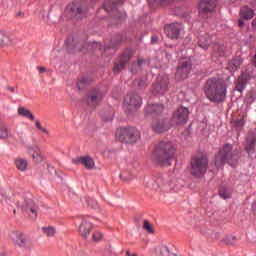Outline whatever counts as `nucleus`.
<instances>
[{
  "label": "nucleus",
  "mask_w": 256,
  "mask_h": 256,
  "mask_svg": "<svg viewBox=\"0 0 256 256\" xmlns=\"http://www.w3.org/2000/svg\"><path fill=\"white\" fill-rule=\"evenodd\" d=\"M18 115H20L21 117H25L26 119H29L30 121L35 120V115H33V112L24 107L18 108Z\"/></svg>",
  "instance_id": "29"
},
{
  "label": "nucleus",
  "mask_w": 256,
  "mask_h": 256,
  "mask_svg": "<svg viewBox=\"0 0 256 256\" xmlns=\"http://www.w3.org/2000/svg\"><path fill=\"white\" fill-rule=\"evenodd\" d=\"M144 63H145V60L138 59L137 63L132 64V69H134V71H137L138 69H141Z\"/></svg>",
  "instance_id": "43"
},
{
  "label": "nucleus",
  "mask_w": 256,
  "mask_h": 256,
  "mask_svg": "<svg viewBox=\"0 0 256 256\" xmlns=\"http://www.w3.org/2000/svg\"><path fill=\"white\" fill-rule=\"evenodd\" d=\"M235 127H243L245 125V115L240 116L238 119L233 120Z\"/></svg>",
  "instance_id": "39"
},
{
  "label": "nucleus",
  "mask_w": 256,
  "mask_h": 256,
  "mask_svg": "<svg viewBox=\"0 0 256 256\" xmlns=\"http://www.w3.org/2000/svg\"><path fill=\"white\" fill-rule=\"evenodd\" d=\"M245 87H247V75L242 74L236 82V90L243 93V91H245Z\"/></svg>",
  "instance_id": "25"
},
{
  "label": "nucleus",
  "mask_w": 256,
  "mask_h": 256,
  "mask_svg": "<svg viewBox=\"0 0 256 256\" xmlns=\"http://www.w3.org/2000/svg\"><path fill=\"white\" fill-rule=\"evenodd\" d=\"M189 119V109L185 107H179L173 114L172 122L175 125H185Z\"/></svg>",
  "instance_id": "10"
},
{
  "label": "nucleus",
  "mask_w": 256,
  "mask_h": 256,
  "mask_svg": "<svg viewBox=\"0 0 256 256\" xmlns=\"http://www.w3.org/2000/svg\"><path fill=\"white\" fill-rule=\"evenodd\" d=\"M209 45H211V36L207 33L200 35L198 39V47L206 51V49H209Z\"/></svg>",
  "instance_id": "21"
},
{
  "label": "nucleus",
  "mask_w": 256,
  "mask_h": 256,
  "mask_svg": "<svg viewBox=\"0 0 256 256\" xmlns=\"http://www.w3.org/2000/svg\"><path fill=\"white\" fill-rule=\"evenodd\" d=\"M8 91H9L10 93H15V88H13V87H8Z\"/></svg>",
  "instance_id": "52"
},
{
  "label": "nucleus",
  "mask_w": 256,
  "mask_h": 256,
  "mask_svg": "<svg viewBox=\"0 0 256 256\" xmlns=\"http://www.w3.org/2000/svg\"><path fill=\"white\" fill-rule=\"evenodd\" d=\"M229 197H231L230 195H225V199H229Z\"/></svg>",
  "instance_id": "57"
},
{
  "label": "nucleus",
  "mask_w": 256,
  "mask_h": 256,
  "mask_svg": "<svg viewBox=\"0 0 256 256\" xmlns=\"http://www.w3.org/2000/svg\"><path fill=\"white\" fill-rule=\"evenodd\" d=\"M38 207L35 205V202L31 199H26L22 205V211L30 215L31 219H37Z\"/></svg>",
  "instance_id": "14"
},
{
  "label": "nucleus",
  "mask_w": 256,
  "mask_h": 256,
  "mask_svg": "<svg viewBox=\"0 0 256 256\" xmlns=\"http://www.w3.org/2000/svg\"><path fill=\"white\" fill-rule=\"evenodd\" d=\"M139 137H141L139 130L133 127L119 128L116 131V139L121 143H135L139 141Z\"/></svg>",
  "instance_id": "4"
},
{
  "label": "nucleus",
  "mask_w": 256,
  "mask_h": 256,
  "mask_svg": "<svg viewBox=\"0 0 256 256\" xmlns=\"http://www.w3.org/2000/svg\"><path fill=\"white\" fill-rule=\"evenodd\" d=\"M227 149H231V145H226V151Z\"/></svg>",
  "instance_id": "56"
},
{
  "label": "nucleus",
  "mask_w": 256,
  "mask_h": 256,
  "mask_svg": "<svg viewBox=\"0 0 256 256\" xmlns=\"http://www.w3.org/2000/svg\"><path fill=\"white\" fill-rule=\"evenodd\" d=\"M190 165V175L195 177V179H201L207 173V169H209V158H207L206 154L194 155Z\"/></svg>",
  "instance_id": "3"
},
{
  "label": "nucleus",
  "mask_w": 256,
  "mask_h": 256,
  "mask_svg": "<svg viewBox=\"0 0 256 256\" xmlns=\"http://www.w3.org/2000/svg\"><path fill=\"white\" fill-rule=\"evenodd\" d=\"M217 7V0H201L199 3V17L202 19H209Z\"/></svg>",
  "instance_id": "6"
},
{
  "label": "nucleus",
  "mask_w": 256,
  "mask_h": 256,
  "mask_svg": "<svg viewBox=\"0 0 256 256\" xmlns=\"http://www.w3.org/2000/svg\"><path fill=\"white\" fill-rule=\"evenodd\" d=\"M120 5H123V0H118L117 2L115 0H107L103 7L106 13H111V11H117V7H120Z\"/></svg>",
  "instance_id": "20"
},
{
  "label": "nucleus",
  "mask_w": 256,
  "mask_h": 256,
  "mask_svg": "<svg viewBox=\"0 0 256 256\" xmlns=\"http://www.w3.org/2000/svg\"><path fill=\"white\" fill-rule=\"evenodd\" d=\"M35 125L39 131H41L42 133H45L46 135H49V130H47V128L41 125V120H36Z\"/></svg>",
  "instance_id": "41"
},
{
  "label": "nucleus",
  "mask_w": 256,
  "mask_h": 256,
  "mask_svg": "<svg viewBox=\"0 0 256 256\" xmlns=\"http://www.w3.org/2000/svg\"><path fill=\"white\" fill-rule=\"evenodd\" d=\"M103 99V92L98 89L92 90L86 99V104L90 109H95Z\"/></svg>",
  "instance_id": "12"
},
{
  "label": "nucleus",
  "mask_w": 256,
  "mask_h": 256,
  "mask_svg": "<svg viewBox=\"0 0 256 256\" xmlns=\"http://www.w3.org/2000/svg\"><path fill=\"white\" fill-rule=\"evenodd\" d=\"M9 137V130L6 127L0 128V139H7Z\"/></svg>",
  "instance_id": "42"
},
{
  "label": "nucleus",
  "mask_w": 256,
  "mask_h": 256,
  "mask_svg": "<svg viewBox=\"0 0 256 256\" xmlns=\"http://www.w3.org/2000/svg\"><path fill=\"white\" fill-rule=\"evenodd\" d=\"M107 49H108V48H107V47H105V48H104V51H107Z\"/></svg>",
  "instance_id": "61"
},
{
  "label": "nucleus",
  "mask_w": 256,
  "mask_h": 256,
  "mask_svg": "<svg viewBox=\"0 0 256 256\" xmlns=\"http://www.w3.org/2000/svg\"><path fill=\"white\" fill-rule=\"evenodd\" d=\"M131 256H137V254H132Z\"/></svg>",
  "instance_id": "62"
},
{
  "label": "nucleus",
  "mask_w": 256,
  "mask_h": 256,
  "mask_svg": "<svg viewBox=\"0 0 256 256\" xmlns=\"http://www.w3.org/2000/svg\"><path fill=\"white\" fill-rule=\"evenodd\" d=\"M163 105L161 104H149L146 106V113L148 115H153V113H162Z\"/></svg>",
  "instance_id": "27"
},
{
  "label": "nucleus",
  "mask_w": 256,
  "mask_h": 256,
  "mask_svg": "<svg viewBox=\"0 0 256 256\" xmlns=\"http://www.w3.org/2000/svg\"><path fill=\"white\" fill-rule=\"evenodd\" d=\"M212 55L214 59H220V57H225V46L223 44H215Z\"/></svg>",
  "instance_id": "24"
},
{
  "label": "nucleus",
  "mask_w": 256,
  "mask_h": 256,
  "mask_svg": "<svg viewBox=\"0 0 256 256\" xmlns=\"http://www.w3.org/2000/svg\"><path fill=\"white\" fill-rule=\"evenodd\" d=\"M135 55V52L131 49H126L120 57L118 63L114 65L113 72L115 75H119L121 71L125 68V66L129 63L131 57Z\"/></svg>",
  "instance_id": "9"
},
{
  "label": "nucleus",
  "mask_w": 256,
  "mask_h": 256,
  "mask_svg": "<svg viewBox=\"0 0 256 256\" xmlns=\"http://www.w3.org/2000/svg\"><path fill=\"white\" fill-rule=\"evenodd\" d=\"M65 44L67 45V50L69 51V53H73V50L74 51H83L85 52V46H83L81 48V44L75 42L74 40H66Z\"/></svg>",
  "instance_id": "23"
},
{
  "label": "nucleus",
  "mask_w": 256,
  "mask_h": 256,
  "mask_svg": "<svg viewBox=\"0 0 256 256\" xmlns=\"http://www.w3.org/2000/svg\"><path fill=\"white\" fill-rule=\"evenodd\" d=\"M164 31L168 39H179L183 31V25L179 23H172L165 26Z\"/></svg>",
  "instance_id": "11"
},
{
  "label": "nucleus",
  "mask_w": 256,
  "mask_h": 256,
  "mask_svg": "<svg viewBox=\"0 0 256 256\" xmlns=\"http://www.w3.org/2000/svg\"><path fill=\"white\" fill-rule=\"evenodd\" d=\"M39 73H45L46 69L45 67H38Z\"/></svg>",
  "instance_id": "49"
},
{
  "label": "nucleus",
  "mask_w": 256,
  "mask_h": 256,
  "mask_svg": "<svg viewBox=\"0 0 256 256\" xmlns=\"http://www.w3.org/2000/svg\"><path fill=\"white\" fill-rule=\"evenodd\" d=\"M232 239H235V237H232Z\"/></svg>",
  "instance_id": "63"
},
{
  "label": "nucleus",
  "mask_w": 256,
  "mask_h": 256,
  "mask_svg": "<svg viewBox=\"0 0 256 256\" xmlns=\"http://www.w3.org/2000/svg\"><path fill=\"white\" fill-rule=\"evenodd\" d=\"M13 45V37L7 32L0 31V47H9Z\"/></svg>",
  "instance_id": "22"
},
{
  "label": "nucleus",
  "mask_w": 256,
  "mask_h": 256,
  "mask_svg": "<svg viewBox=\"0 0 256 256\" xmlns=\"http://www.w3.org/2000/svg\"><path fill=\"white\" fill-rule=\"evenodd\" d=\"M14 163L18 171H27L29 163L25 158L18 157L15 159Z\"/></svg>",
  "instance_id": "28"
},
{
  "label": "nucleus",
  "mask_w": 256,
  "mask_h": 256,
  "mask_svg": "<svg viewBox=\"0 0 256 256\" xmlns=\"http://www.w3.org/2000/svg\"><path fill=\"white\" fill-rule=\"evenodd\" d=\"M146 187H148L149 189H153L154 191H157V189H159V185L154 181L146 182Z\"/></svg>",
  "instance_id": "44"
},
{
  "label": "nucleus",
  "mask_w": 256,
  "mask_h": 256,
  "mask_svg": "<svg viewBox=\"0 0 256 256\" xmlns=\"http://www.w3.org/2000/svg\"><path fill=\"white\" fill-rule=\"evenodd\" d=\"M192 64L191 60L184 58L180 60L177 71H176V79L178 81H184V79H187L189 77V74L191 73Z\"/></svg>",
  "instance_id": "7"
},
{
  "label": "nucleus",
  "mask_w": 256,
  "mask_h": 256,
  "mask_svg": "<svg viewBox=\"0 0 256 256\" xmlns=\"http://www.w3.org/2000/svg\"><path fill=\"white\" fill-rule=\"evenodd\" d=\"M91 81H93L91 77H88V76L80 77L77 82L78 89H83V87L89 85Z\"/></svg>",
  "instance_id": "32"
},
{
  "label": "nucleus",
  "mask_w": 256,
  "mask_h": 256,
  "mask_svg": "<svg viewBox=\"0 0 256 256\" xmlns=\"http://www.w3.org/2000/svg\"><path fill=\"white\" fill-rule=\"evenodd\" d=\"M28 154L32 157L34 163H41L43 161V154H41V149L37 146L28 147Z\"/></svg>",
  "instance_id": "17"
},
{
  "label": "nucleus",
  "mask_w": 256,
  "mask_h": 256,
  "mask_svg": "<svg viewBox=\"0 0 256 256\" xmlns=\"http://www.w3.org/2000/svg\"><path fill=\"white\" fill-rule=\"evenodd\" d=\"M126 255H127V256H131L132 254H131V252L128 250V251H126Z\"/></svg>",
  "instance_id": "55"
},
{
  "label": "nucleus",
  "mask_w": 256,
  "mask_h": 256,
  "mask_svg": "<svg viewBox=\"0 0 256 256\" xmlns=\"http://www.w3.org/2000/svg\"><path fill=\"white\" fill-rule=\"evenodd\" d=\"M142 100L141 97L137 94H130L124 98V109L128 111V113H133L135 109L141 107Z\"/></svg>",
  "instance_id": "8"
},
{
  "label": "nucleus",
  "mask_w": 256,
  "mask_h": 256,
  "mask_svg": "<svg viewBox=\"0 0 256 256\" xmlns=\"http://www.w3.org/2000/svg\"><path fill=\"white\" fill-rule=\"evenodd\" d=\"M159 41V38L157 36H152V43H157Z\"/></svg>",
  "instance_id": "48"
},
{
  "label": "nucleus",
  "mask_w": 256,
  "mask_h": 256,
  "mask_svg": "<svg viewBox=\"0 0 256 256\" xmlns=\"http://www.w3.org/2000/svg\"><path fill=\"white\" fill-rule=\"evenodd\" d=\"M256 145V140L248 139L247 145H246V151L247 153H251L253 147Z\"/></svg>",
  "instance_id": "40"
},
{
  "label": "nucleus",
  "mask_w": 256,
  "mask_h": 256,
  "mask_svg": "<svg viewBox=\"0 0 256 256\" xmlns=\"http://www.w3.org/2000/svg\"><path fill=\"white\" fill-rule=\"evenodd\" d=\"M9 236L19 247H29L31 245L27 237L20 232H11Z\"/></svg>",
  "instance_id": "15"
},
{
  "label": "nucleus",
  "mask_w": 256,
  "mask_h": 256,
  "mask_svg": "<svg viewBox=\"0 0 256 256\" xmlns=\"http://www.w3.org/2000/svg\"><path fill=\"white\" fill-rule=\"evenodd\" d=\"M42 231L47 237H55V234L57 233V230L53 226L43 227Z\"/></svg>",
  "instance_id": "33"
},
{
  "label": "nucleus",
  "mask_w": 256,
  "mask_h": 256,
  "mask_svg": "<svg viewBox=\"0 0 256 256\" xmlns=\"http://www.w3.org/2000/svg\"><path fill=\"white\" fill-rule=\"evenodd\" d=\"M91 201H93V200H89V201H88V205H89L90 207H93Z\"/></svg>",
  "instance_id": "54"
},
{
  "label": "nucleus",
  "mask_w": 256,
  "mask_h": 256,
  "mask_svg": "<svg viewBox=\"0 0 256 256\" xmlns=\"http://www.w3.org/2000/svg\"><path fill=\"white\" fill-rule=\"evenodd\" d=\"M240 16L242 19H253V17H255V11L247 6H244L240 10Z\"/></svg>",
  "instance_id": "26"
},
{
  "label": "nucleus",
  "mask_w": 256,
  "mask_h": 256,
  "mask_svg": "<svg viewBox=\"0 0 256 256\" xmlns=\"http://www.w3.org/2000/svg\"><path fill=\"white\" fill-rule=\"evenodd\" d=\"M93 229V224L87 220V218L82 219V222L79 226V233L82 237H87Z\"/></svg>",
  "instance_id": "18"
},
{
  "label": "nucleus",
  "mask_w": 256,
  "mask_h": 256,
  "mask_svg": "<svg viewBox=\"0 0 256 256\" xmlns=\"http://www.w3.org/2000/svg\"><path fill=\"white\" fill-rule=\"evenodd\" d=\"M104 121H106L107 123H109L110 121H113V116H108L104 118Z\"/></svg>",
  "instance_id": "46"
},
{
  "label": "nucleus",
  "mask_w": 256,
  "mask_h": 256,
  "mask_svg": "<svg viewBox=\"0 0 256 256\" xmlns=\"http://www.w3.org/2000/svg\"><path fill=\"white\" fill-rule=\"evenodd\" d=\"M134 85H136V87H139L140 89H145V87H147V80L145 78L136 79L134 81Z\"/></svg>",
  "instance_id": "37"
},
{
  "label": "nucleus",
  "mask_w": 256,
  "mask_h": 256,
  "mask_svg": "<svg viewBox=\"0 0 256 256\" xmlns=\"http://www.w3.org/2000/svg\"><path fill=\"white\" fill-rule=\"evenodd\" d=\"M175 155V146L169 140H162L158 143L152 153V161L156 165H171L169 161Z\"/></svg>",
  "instance_id": "1"
},
{
  "label": "nucleus",
  "mask_w": 256,
  "mask_h": 256,
  "mask_svg": "<svg viewBox=\"0 0 256 256\" xmlns=\"http://www.w3.org/2000/svg\"><path fill=\"white\" fill-rule=\"evenodd\" d=\"M87 11H89V8H87V4L83 0H75L66 7V15L68 17H79L85 15Z\"/></svg>",
  "instance_id": "5"
},
{
  "label": "nucleus",
  "mask_w": 256,
  "mask_h": 256,
  "mask_svg": "<svg viewBox=\"0 0 256 256\" xmlns=\"http://www.w3.org/2000/svg\"><path fill=\"white\" fill-rule=\"evenodd\" d=\"M125 174H120V177L123 178Z\"/></svg>",
  "instance_id": "59"
},
{
  "label": "nucleus",
  "mask_w": 256,
  "mask_h": 256,
  "mask_svg": "<svg viewBox=\"0 0 256 256\" xmlns=\"http://www.w3.org/2000/svg\"><path fill=\"white\" fill-rule=\"evenodd\" d=\"M240 67H241V60L234 59L228 63L227 69L231 73H235V71H237V69H239Z\"/></svg>",
  "instance_id": "31"
},
{
  "label": "nucleus",
  "mask_w": 256,
  "mask_h": 256,
  "mask_svg": "<svg viewBox=\"0 0 256 256\" xmlns=\"http://www.w3.org/2000/svg\"><path fill=\"white\" fill-rule=\"evenodd\" d=\"M252 27H254V29H256V18L252 21Z\"/></svg>",
  "instance_id": "53"
},
{
  "label": "nucleus",
  "mask_w": 256,
  "mask_h": 256,
  "mask_svg": "<svg viewBox=\"0 0 256 256\" xmlns=\"http://www.w3.org/2000/svg\"><path fill=\"white\" fill-rule=\"evenodd\" d=\"M219 195H220V197H221L222 199H225V191L220 190V191H219Z\"/></svg>",
  "instance_id": "47"
},
{
  "label": "nucleus",
  "mask_w": 256,
  "mask_h": 256,
  "mask_svg": "<svg viewBox=\"0 0 256 256\" xmlns=\"http://www.w3.org/2000/svg\"><path fill=\"white\" fill-rule=\"evenodd\" d=\"M156 251L159 256H169V248L167 246H159Z\"/></svg>",
  "instance_id": "35"
},
{
  "label": "nucleus",
  "mask_w": 256,
  "mask_h": 256,
  "mask_svg": "<svg viewBox=\"0 0 256 256\" xmlns=\"http://www.w3.org/2000/svg\"><path fill=\"white\" fill-rule=\"evenodd\" d=\"M93 241H101L103 239V234L101 232H95L92 235Z\"/></svg>",
  "instance_id": "45"
},
{
  "label": "nucleus",
  "mask_w": 256,
  "mask_h": 256,
  "mask_svg": "<svg viewBox=\"0 0 256 256\" xmlns=\"http://www.w3.org/2000/svg\"><path fill=\"white\" fill-rule=\"evenodd\" d=\"M126 15L123 14L122 16H116V19H119L120 21H123L125 19Z\"/></svg>",
  "instance_id": "50"
},
{
  "label": "nucleus",
  "mask_w": 256,
  "mask_h": 256,
  "mask_svg": "<svg viewBox=\"0 0 256 256\" xmlns=\"http://www.w3.org/2000/svg\"><path fill=\"white\" fill-rule=\"evenodd\" d=\"M143 229L147 231V233H150V234L155 233V230L153 229V225L149 223V220H144Z\"/></svg>",
  "instance_id": "36"
},
{
  "label": "nucleus",
  "mask_w": 256,
  "mask_h": 256,
  "mask_svg": "<svg viewBox=\"0 0 256 256\" xmlns=\"http://www.w3.org/2000/svg\"><path fill=\"white\" fill-rule=\"evenodd\" d=\"M169 89V77L158 76L157 82L153 85V93H165Z\"/></svg>",
  "instance_id": "13"
},
{
  "label": "nucleus",
  "mask_w": 256,
  "mask_h": 256,
  "mask_svg": "<svg viewBox=\"0 0 256 256\" xmlns=\"http://www.w3.org/2000/svg\"><path fill=\"white\" fill-rule=\"evenodd\" d=\"M73 163H75L76 165H79V163H81V165H84L86 169L95 168V161L90 156L80 157L76 160H73Z\"/></svg>",
  "instance_id": "19"
},
{
  "label": "nucleus",
  "mask_w": 256,
  "mask_h": 256,
  "mask_svg": "<svg viewBox=\"0 0 256 256\" xmlns=\"http://www.w3.org/2000/svg\"><path fill=\"white\" fill-rule=\"evenodd\" d=\"M152 130L155 133H165V131H169V124L167 120H154L152 122Z\"/></svg>",
  "instance_id": "16"
},
{
  "label": "nucleus",
  "mask_w": 256,
  "mask_h": 256,
  "mask_svg": "<svg viewBox=\"0 0 256 256\" xmlns=\"http://www.w3.org/2000/svg\"><path fill=\"white\" fill-rule=\"evenodd\" d=\"M228 243H230V245H235V242H229V241H228Z\"/></svg>",
  "instance_id": "58"
},
{
  "label": "nucleus",
  "mask_w": 256,
  "mask_h": 256,
  "mask_svg": "<svg viewBox=\"0 0 256 256\" xmlns=\"http://www.w3.org/2000/svg\"><path fill=\"white\" fill-rule=\"evenodd\" d=\"M237 161H238L237 156L229 157V154L226 153V163H228V165H230V167H237Z\"/></svg>",
  "instance_id": "34"
},
{
  "label": "nucleus",
  "mask_w": 256,
  "mask_h": 256,
  "mask_svg": "<svg viewBox=\"0 0 256 256\" xmlns=\"http://www.w3.org/2000/svg\"><path fill=\"white\" fill-rule=\"evenodd\" d=\"M245 26V22H243V19L239 20V27H244Z\"/></svg>",
  "instance_id": "51"
},
{
  "label": "nucleus",
  "mask_w": 256,
  "mask_h": 256,
  "mask_svg": "<svg viewBox=\"0 0 256 256\" xmlns=\"http://www.w3.org/2000/svg\"><path fill=\"white\" fill-rule=\"evenodd\" d=\"M204 93L212 103H221L225 98V82L219 78L209 79L204 87Z\"/></svg>",
  "instance_id": "2"
},
{
  "label": "nucleus",
  "mask_w": 256,
  "mask_h": 256,
  "mask_svg": "<svg viewBox=\"0 0 256 256\" xmlns=\"http://www.w3.org/2000/svg\"><path fill=\"white\" fill-rule=\"evenodd\" d=\"M215 165L217 167H223L225 165V148H222L216 155Z\"/></svg>",
  "instance_id": "30"
},
{
  "label": "nucleus",
  "mask_w": 256,
  "mask_h": 256,
  "mask_svg": "<svg viewBox=\"0 0 256 256\" xmlns=\"http://www.w3.org/2000/svg\"><path fill=\"white\" fill-rule=\"evenodd\" d=\"M21 15H23L21 12L18 14V16H21Z\"/></svg>",
  "instance_id": "60"
},
{
  "label": "nucleus",
  "mask_w": 256,
  "mask_h": 256,
  "mask_svg": "<svg viewBox=\"0 0 256 256\" xmlns=\"http://www.w3.org/2000/svg\"><path fill=\"white\" fill-rule=\"evenodd\" d=\"M86 49H93L94 51H101V43L93 42L92 44H85Z\"/></svg>",
  "instance_id": "38"
}]
</instances>
